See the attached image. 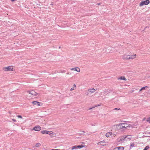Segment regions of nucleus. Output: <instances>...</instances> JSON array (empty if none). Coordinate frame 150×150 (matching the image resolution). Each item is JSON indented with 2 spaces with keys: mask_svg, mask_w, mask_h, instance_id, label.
I'll return each instance as SVG.
<instances>
[{
  "mask_svg": "<svg viewBox=\"0 0 150 150\" xmlns=\"http://www.w3.org/2000/svg\"><path fill=\"white\" fill-rule=\"evenodd\" d=\"M41 129V128L39 125L36 126L34 127L33 130L36 131H40Z\"/></svg>",
  "mask_w": 150,
  "mask_h": 150,
  "instance_id": "obj_6",
  "label": "nucleus"
},
{
  "mask_svg": "<svg viewBox=\"0 0 150 150\" xmlns=\"http://www.w3.org/2000/svg\"><path fill=\"white\" fill-rule=\"evenodd\" d=\"M136 54H134V55H129V56L128 58V59H134L136 58Z\"/></svg>",
  "mask_w": 150,
  "mask_h": 150,
  "instance_id": "obj_9",
  "label": "nucleus"
},
{
  "mask_svg": "<svg viewBox=\"0 0 150 150\" xmlns=\"http://www.w3.org/2000/svg\"><path fill=\"white\" fill-rule=\"evenodd\" d=\"M78 149V148L76 146H73L71 147V149L72 150L74 149Z\"/></svg>",
  "mask_w": 150,
  "mask_h": 150,
  "instance_id": "obj_17",
  "label": "nucleus"
},
{
  "mask_svg": "<svg viewBox=\"0 0 150 150\" xmlns=\"http://www.w3.org/2000/svg\"><path fill=\"white\" fill-rule=\"evenodd\" d=\"M3 69L5 71H13V67L12 66H9L6 67H4L3 68Z\"/></svg>",
  "mask_w": 150,
  "mask_h": 150,
  "instance_id": "obj_1",
  "label": "nucleus"
},
{
  "mask_svg": "<svg viewBox=\"0 0 150 150\" xmlns=\"http://www.w3.org/2000/svg\"><path fill=\"white\" fill-rule=\"evenodd\" d=\"M84 146L83 145H78V146H77V147L78 149V148L80 149V148L83 147Z\"/></svg>",
  "mask_w": 150,
  "mask_h": 150,
  "instance_id": "obj_19",
  "label": "nucleus"
},
{
  "mask_svg": "<svg viewBox=\"0 0 150 150\" xmlns=\"http://www.w3.org/2000/svg\"><path fill=\"white\" fill-rule=\"evenodd\" d=\"M125 124V126L124 127L125 129L127 127H129V126H128L127 125L126 123H124Z\"/></svg>",
  "mask_w": 150,
  "mask_h": 150,
  "instance_id": "obj_24",
  "label": "nucleus"
},
{
  "mask_svg": "<svg viewBox=\"0 0 150 150\" xmlns=\"http://www.w3.org/2000/svg\"><path fill=\"white\" fill-rule=\"evenodd\" d=\"M147 28V27H145V28Z\"/></svg>",
  "mask_w": 150,
  "mask_h": 150,
  "instance_id": "obj_37",
  "label": "nucleus"
},
{
  "mask_svg": "<svg viewBox=\"0 0 150 150\" xmlns=\"http://www.w3.org/2000/svg\"><path fill=\"white\" fill-rule=\"evenodd\" d=\"M112 134L111 132H109L107 133L106 134L105 136L107 137H112Z\"/></svg>",
  "mask_w": 150,
  "mask_h": 150,
  "instance_id": "obj_12",
  "label": "nucleus"
},
{
  "mask_svg": "<svg viewBox=\"0 0 150 150\" xmlns=\"http://www.w3.org/2000/svg\"><path fill=\"white\" fill-rule=\"evenodd\" d=\"M12 120L13 121H14V122H16V120L15 119H12Z\"/></svg>",
  "mask_w": 150,
  "mask_h": 150,
  "instance_id": "obj_30",
  "label": "nucleus"
},
{
  "mask_svg": "<svg viewBox=\"0 0 150 150\" xmlns=\"http://www.w3.org/2000/svg\"><path fill=\"white\" fill-rule=\"evenodd\" d=\"M66 74H69V73H67Z\"/></svg>",
  "mask_w": 150,
  "mask_h": 150,
  "instance_id": "obj_36",
  "label": "nucleus"
},
{
  "mask_svg": "<svg viewBox=\"0 0 150 150\" xmlns=\"http://www.w3.org/2000/svg\"><path fill=\"white\" fill-rule=\"evenodd\" d=\"M149 1L148 0H146L144 1L141 2L139 6H142L144 5H148L149 3Z\"/></svg>",
  "mask_w": 150,
  "mask_h": 150,
  "instance_id": "obj_2",
  "label": "nucleus"
},
{
  "mask_svg": "<svg viewBox=\"0 0 150 150\" xmlns=\"http://www.w3.org/2000/svg\"><path fill=\"white\" fill-rule=\"evenodd\" d=\"M118 79L119 80H123L125 81L126 80V79L124 76H121L120 77L118 78Z\"/></svg>",
  "mask_w": 150,
  "mask_h": 150,
  "instance_id": "obj_14",
  "label": "nucleus"
},
{
  "mask_svg": "<svg viewBox=\"0 0 150 150\" xmlns=\"http://www.w3.org/2000/svg\"><path fill=\"white\" fill-rule=\"evenodd\" d=\"M11 1H15V0H11Z\"/></svg>",
  "mask_w": 150,
  "mask_h": 150,
  "instance_id": "obj_35",
  "label": "nucleus"
},
{
  "mask_svg": "<svg viewBox=\"0 0 150 150\" xmlns=\"http://www.w3.org/2000/svg\"><path fill=\"white\" fill-rule=\"evenodd\" d=\"M115 110H120V109L119 108H116L114 109Z\"/></svg>",
  "mask_w": 150,
  "mask_h": 150,
  "instance_id": "obj_27",
  "label": "nucleus"
},
{
  "mask_svg": "<svg viewBox=\"0 0 150 150\" xmlns=\"http://www.w3.org/2000/svg\"><path fill=\"white\" fill-rule=\"evenodd\" d=\"M100 105V104H98V105H95V106L94 107H96L99 106Z\"/></svg>",
  "mask_w": 150,
  "mask_h": 150,
  "instance_id": "obj_26",
  "label": "nucleus"
},
{
  "mask_svg": "<svg viewBox=\"0 0 150 150\" xmlns=\"http://www.w3.org/2000/svg\"><path fill=\"white\" fill-rule=\"evenodd\" d=\"M59 48H60V47H59Z\"/></svg>",
  "mask_w": 150,
  "mask_h": 150,
  "instance_id": "obj_38",
  "label": "nucleus"
},
{
  "mask_svg": "<svg viewBox=\"0 0 150 150\" xmlns=\"http://www.w3.org/2000/svg\"><path fill=\"white\" fill-rule=\"evenodd\" d=\"M129 56V55L124 54L122 58L123 59L128 60Z\"/></svg>",
  "mask_w": 150,
  "mask_h": 150,
  "instance_id": "obj_8",
  "label": "nucleus"
},
{
  "mask_svg": "<svg viewBox=\"0 0 150 150\" xmlns=\"http://www.w3.org/2000/svg\"><path fill=\"white\" fill-rule=\"evenodd\" d=\"M41 145V144L40 143H37L36 144L35 146L36 147H38Z\"/></svg>",
  "mask_w": 150,
  "mask_h": 150,
  "instance_id": "obj_21",
  "label": "nucleus"
},
{
  "mask_svg": "<svg viewBox=\"0 0 150 150\" xmlns=\"http://www.w3.org/2000/svg\"><path fill=\"white\" fill-rule=\"evenodd\" d=\"M66 72V71H62L61 72V73H63V72Z\"/></svg>",
  "mask_w": 150,
  "mask_h": 150,
  "instance_id": "obj_34",
  "label": "nucleus"
},
{
  "mask_svg": "<svg viewBox=\"0 0 150 150\" xmlns=\"http://www.w3.org/2000/svg\"><path fill=\"white\" fill-rule=\"evenodd\" d=\"M110 90H109L108 89H105V91H104L103 92L104 93H110Z\"/></svg>",
  "mask_w": 150,
  "mask_h": 150,
  "instance_id": "obj_18",
  "label": "nucleus"
},
{
  "mask_svg": "<svg viewBox=\"0 0 150 150\" xmlns=\"http://www.w3.org/2000/svg\"><path fill=\"white\" fill-rule=\"evenodd\" d=\"M33 103V104L34 105H36L37 103H39V102L37 101H33L32 102Z\"/></svg>",
  "mask_w": 150,
  "mask_h": 150,
  "instance_id": "obj_20",
  "label": "nucleus"
},
{
  "mask_svg": "<svg viewBox=\"0 0 150 150\" xmlns=\"http://www.w3.org/2000/svg\"><path fill=\"white\" fill-rule=\"evenodd\" d=\"M40 103L39 102V103H37V104L39 106H40Z\"/></svg>",
  "mask_w": 150,
  "mask_h": 150,
  "instance_id": "obj_33",
  "label": "nucleus"
},
{
  "mask_svg": "<svg viewBox=\"0 0 150 150\" xmlns=\"http://www.w3.org/2000/svg\"><path fill=\"white\" fill-rule=\"evenodd\" d=\"M116 148H117V150H123L124 148L122 146L116 147Z\"/></svg>",
  "mask_w": 150,
  "mask_h": 150,
  "instance_id": "obj_15",
  "label": "nucleus"
},
{
  "mask_svg": "<svg viewBox=\"0 0 150 150\" xmlns=\"http://www.w3.org/2000/svg\"><path fill=\"white\" fill-rule=\"evenodd\" d=\"M98 145H100L102 146L105 145V142L103 141H101L98 143Z\"/></svg>",
  "mask_w": 150,
  "mask_h": 150,
  "instance_id": "obj_11",
  "label": "nucleus"
},
{
  "mask_svg": "<svg viewBox=\"0 0 150 150\" xmlns=\"http://www.w3.org/2000/svg\"><path fill=\"white\" fill-rule=\"evenodd\" d=\"M71 70L75 71L78 72H79L80 71V69L78 67H77V68L76 67V68H72L71 69Z\"/></svg>",
  "mask_w": 150,
  "mask_h": 150,
  "instance_id": "obj_10",
  "label": "nucleus"
},
{
  "mask_svg": "<svg viewBox=\"0 0 150 150\" xmlns=\"http://www.w3.org/2000/svg\"><path fill=\"white\" fill-rule=\"evenodd\" d=\"M27 92L34 96H35L37 94V93L33 90H32L30 91H28Z\"/></svg>",
  "mask_w": 150,
  "mask_h": 150,
  "instance_id": "obj_4",
  "label": "nucleus"
},
{
  "mask_svg": "<svg viewBox=\"0 0 150 150\" xmlns=\"http://www.w3.org/2000/svg\"><path fill=\"white\" fill-rule=\"evenodd\" d=\"M95 107H94H94H92V108H90L89 109V110H91V109H92V108H95Z\"/></svg>",
  "mask_w": 150,
  "mask_h": 150,
  "instance_id": "obj_29",
  "label": "nucleus"
},
{
  "mask_svg": "<svg viewBox=\"0 0 150 150\" xmlns=\"http://www.w3.org/2000/svg\"><path fill=\"white\" fill-rule=\"evenodd\" d=\"M117 148H116V147H115V148L113 150H117Z\"/></svg>",
  "mask_w": 150,
  "mask_h": 150,
  "instance_id": "obj_31",
  "label": "nucleus"
},
{
  "mask_svg": "<svg viewBox=\"0 0 150 150\" xmlns=\"http://www.w3.org/2000/svg\"><path fill=\"white\" fill-rule=\"evenodd\" d=\"M133 147V145H132V144H131L130 145V147Z\"/></svg>",
  "mask_w": 150,
  "mask_h": 150,
  "instance_id": "obj_32",
  "label": "nucleus"
},
{
  "mask_svg": "<svg viewBox=\"0 0 150 150\" xmlns=\"http://www.w3.org/2000/svg\"><path fill=\"white\" fill-rule=\"evenodd\" d=\"M41 133L42 134H49V135H50L51 134H53V132L52 131H49L47 130H43L41 132Z\"/></svg>",
  "mask_w": 150,
  "mask_h": 150,
  "instance_id": "obj_3",
  "label": "nucleus"
},
{
  "mask_svg": "<svg viewBox=\"0 0 150 150\" xmlns=\"http://www.w3.org/2000/svg\"><path fill=\"white\" fill-rule=\"evenodd\" d=\"M126 138V137H123V138H119L117 139V141L118 142H122L124 141V139Z\"/></svg>",
  "mask_w": 150,
  "mask_h": 150,
  "instance_id": "obj_13",
  "label": "nucleus"
},
{
  "mask_svg": "<svg viewBox=\"0 0 150 150\" xmlns=\"http://www.w3.org/2000/svg\"><path fill=\"white\" fill-rule=\"evenodd\" d=\"M118 128L119 129H122L124 128L125 127V124L124 123H120L118 124L117 125Z\"/></svg>",
  "mask_w": 150,
  "mask_h": 150,
  "instance_id": "obj_5",
  "label": "nucleus"
},
{
  "mask_svg": "<svg viewBox=\"0 0 150 150\" xmlns=\"http://www.w3.org/2000/svg\"><path fill=\"white\" fill-rule=\"evenodd\" d=\"M97 90V88H96V89H94V88L89 89H88V91L91 93H94L95 91H96Z\"/></svg>",
  "mask_w": 150,
  "mask_h": 150,
  "instance_id": "obj_7",
  "label": "nucleus"
},
{
  "mask_svg": "<svg viewBox=\"0 0 150 150\" xmlns=\"http://www.w3.org/2000/svg\"><path fill=\"white\" fill-rule=\"evenodd\" d=\"M146 121L147 122H149L150 123V117L146 120Z\"/></svg>",
  "mask_w": 150,
  "mask_h": 150,
  "instance_id": "obj_25",
  "label": "nucleus"
},
{
  "mask_svg": "<svg viewBox=\"0 0 150 150\" xmlns=\"http://www.w3.org/2000/svg\"><path fill=\"white\" fill-rule=\"evenodd\" d=\"M149 146H146L143 150H147L149 148Z\"/></svg>",
  "mask_w": 150,
  "mask_h": 150,
  "instance_id": "obj_22",
  "label": "nucleus"
},
{
  "mask_svg": "<svg viewBox=\"0 0 150 150\" xmlns=\"http://www.w3.org/2000/svg\"><path fill=\"white\" fill-rule=\"evenodd\" d=\"M17 117L18 118H22V117L21 115H18L17 116Z\"/></svg>",
  "mask_w": 150,
  "mask_h": 150,
  "instance_id": "obj_28",
  "label": "nucleus"
},
{
  "mask_svg": "<svg viewBox=\"0 0 150 150\" xmlns=\"http://www.w3.org/2000/svg\"><path fill=\"white\" fill-rule=\"evenodd\" d=\"M76 88V86L75 84H74L73 86V87L71 88L70 89L71 91H72L73 90H75Z\"/></svg>",
  "mask_w": 150,
  "mask_h": 150,
  "instance_id": "obj_16",
  "label": "nucleus"
},
{
  "mask_svg": "<svg viewBox=\"0 0 150 150\" xmlns=\"http://www.w3.org/2000/svg\"><path fill=\"white\" fill-rule=\"evenodd\" d=\"M147 87V86H145V87H144L142 88H141L139 90V91H142V90H144V89L146 88Z\"/></svg>",
  "mask_w": 150,
  "mask_h": 150,
  "instance_id": "obj_23",
  "label": "nucleus"
}]
</instances>
